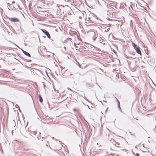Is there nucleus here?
<instances>
[{
	"mask_svg": "<svg viewBox=\"0 0 156 156\" xmlns=\"http://www.w3.org/2000/svg\"><path fill=\"white\" fill-rule=\"evenodd\" d=\"M132 44L134 49L136 50L137 53L141 55V52L139 47L134 42L132 43Z\"/></svg>",
	"mask_w": 156,
	"mask_h": 156,
	"instance_id": "f257e3e1",
	"label": "nucleus"
},
{
	"mask_svg": "<svg viewBox=\"0 0 156 156\" xmlns=\"http://www.w3.org/2000/svg\"><path fill=\"white\" fill-rule=\"evenodd\" d=\"M41 30L47 36L48 38H50V36L49 32L47 31L44 29H41Z\"/></svg>",
	"mask_w": 156,
	"mask_h": 156,
	"instance_id": "f03ea898",
	"label": "nucleus"
},
{
	"mask_svg": "<svg viewBox=\"0 0 156 156\" xmlns=\"http://www.w3.org/2000/svg\"><path fill=\"white\" fill-rule=\"evenodd\" d=\"M105 4L106 6L105 8V9L107 11H109V7H111L112 5L109 3H107L106 2H105Z\"/></svg>",
	"mask_w": 156,
	"mask_h": 156,
	"instance_id": "7ed1b4c3",
	"label": "nucleus"
},
{
	"mask_svg": "<svg viewBox=\"0 0 156 156\" xmlns=\"http://www.w3.org/2000/svg\"><path fill=\"white\" fill-rule=\"evenodd\" d=\"M9 20L11 21L14 22H16L19 21L18 19L16 18H9Z\"/></svg>",
	"mask_w": 156,
	"mask_h": 156,
	"instance_id": "20e7f679",
	"label": "nucleus"
},
{
	"mask_svg": "<svg viewBox=\"0 0 156 156\" xmlns=\"http://www.w3.org/2000/svg\"><path fill=\"white\" fill-rule=\"evenodd\" d=\"M23 53L25 55H26L28 56H29V57H30V54L29 53H28V52L26 51H25L24 50H23L22 49H21Z\"/></svg>",
	"mask_w": 156,
	"mask_h": 156,
	"instance_id": "39448f33",
	"label": "nucleus"
},
{
	"mask_svg": "<svg viewBox=\"0 0 156 156\" xmlns=\"http://www.w3.org/2000/svg\"><path fill=\"white\" fill-rule=\"evenodd\" d=\"M39 101L40 102L42 103L43 101V98L40 94L39 95Z\"/></svg>",
	"mask_w": 156,
	"mask_h": 156,
	"instance_id": "423d86ee",
	"label": "nucleus"
},
{
	"mask_svg": "<svg viewBox=\"0 0 156 156\" xmlns=\"http://www.w3.org/2000/svg\"><path fill=\"white\" fill-rule=\"evenodd\" d=\"M110 30V28H108L106 30H105V32H108Z\"/></svg>",
	"mask_w": 156,
	"mask_h": 156,
	"instance_id": "0eeeda50",
	"label": "nucleus"
},
{
	"mask_svg": "<svg viewBox=\"0 0 156 156\" xmlns=\"http://www.w3.org/2000/svg\"><path fill=\"white\" fill-rule=\"evenodd\" d=\"M31 61V60L29 59V60H27V62H30Z\"/></svg>",
	"mask_w": 156,
	"mask_h": 156,
	"instance_id": "6e6552de",
	"label": "nucleus"
},
{
	"mask_svg": "<svg viewBox=\"0 0 156 156\" xmlns=\"http://www.w3.org/2000/svg\"><path fill=\"white\" fill-rule=\"evenodd\" d=\"M118 101V103H119V104H118V105H120V104L119 101Z\"/></svg>",
	"mask_w": 156,
	"mask_h": 156,
	"instance_id": "1a4fd4ad",
	"label": "nucleus"
},
{
	"mask_svg": "<svg viewBox=\"0 0 156 156\" xmlns=\"http://www.w3.org/2000/svg\"><path fill=\"white\" fill-rule=\"evenodd\" d=\"M118 107L119 108V109H121L120 105H118Z\"/></svg>",
	"mask_w": 156,
	"mask_h": 156,
	"instance_id": "9d476101",
	"label": "nucleus"
},
{
	"mask_svg": "<svg viewBox=\"0 0 156 156\" xmlns=\"http://www.w3.org/2000/svg\"><path fill=\"white\" fill-rule=\"evenodd\" d=\"M107 12H108V13H107V14L108 15H109V13H108V11H107Z\"/></svg>",
	"mask_w": 156,
	"mask_h": 156,
	"instance_id": "9b49d317",
	"label": "nucleus"
},
{
	"mask_svg": "<svg viewBox=\"0 0 156 156\" xmlns=\"http://www.w3.org/2000/svg\"><path fill=\"white\" fill-rule=\"evenodd\" d=\"M136 155L137 156H138L139 155V154H137Z\"/></svg>",
	"mask_w": 156,
	"mask_h": 156,
	"instance_id": "f8f14e48",
	"label": "nucleus"
},
{
	"mask_svg": "<svg viewBox=\"0 0 156 156\" xmlns=\"http://www.w3.org/2000/svg\"><path fill=\"white\" fill-rule=\"evenodd\" d=\"M108 108H107L106 110V112L107 111V110H108Z\"/></svg>",
	"mask_w": 156,
	"mask_h": 156,
	"instance_id": "ddd939ff",
	"label": "nucleus"
},
{
	"mask_svg": "<svg viewBox=\"0 0 156 156\" xmlns=\"http://www.w3.org/2000/svg\"><path fill=\"white\" fill-rule=\"evenodd\" d=\"M64 48L65 49H66V47H64Z\"/></svg>",
	"mask_w": 156,
	"mask_h": 156,
	"instance_id": "4468645a",
	"label": "nucleus"
},
{
	"mask_svg": "<svg viewBox=\"0 0 156 156\" xmlns=\"http://www.w3.org/2000/svg\"><path fill=\"white\" fill-rule=\"evenodd\" d=\"M120 110L121 111V112H122V111L121 108V109H120Z\"/></svg>",
	"mask_w": 156,
	"mask_h": 156,
	"instance_id": "2eb2a0df",
	"label": "nucleus"
},
{
	"mask_svg": "<svg viewBox=\"0 0 156 156\" xmlns=\"http://www.w3.org/2000/svg\"><path fill=\"white\" fill-rule=\"evenodd\" d=\"M114 52L115 53H116V52L114 50Z\"/></svg>",
	"mask_w": 156,
	"mask_h": 156,
	"instance_id": "dca6fc26",
	"label": "nucleus"
},
{
	"mask_svg": "<svg viewBox=\"0 0 156 156\" xmlns=\"http://www.w3.org/2000/svg\"><path fill=\"white\" fill-rule=\"evenodd\" d=\"M110 34H111V33H109V35H110Z\"/></svg>",
	"mask_w": 156,
	"mask_h": 156,
	"instance_id": "f3484780",
	"label": "nucleus"
},
{
	"mask_svg": "<svg viewBox=\"0 0 156 156\" xmlns=\"http://www.w3.org/2000/svg\"><path fill=\"white\" fill-rule=\"evenodd\" d=\"M79 66H80H80H80V64H79Z\"/></svg>",
	"mask_w": 156,
	"mask_h": 156,
	"instance_id": "a211bd4d",
	"label": "nucleus"
},
{
	"mask_svg": "<svg viewBox=\"0 0 156 156\" xmlns=\"http://www.w3.org/2000/svg\"><path fill=\"white\" fill-rule=\"evenodd\" d=\"M72 75V74H70V75L71 76V75Z\"/></svg>",
	"mask_w": 156,
	"mask_h": 156,
	"instance_id": "6ab92c4d",
	"label": "nucleus"
}]
</instances>
